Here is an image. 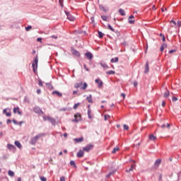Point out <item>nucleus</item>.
<instances>
[{
  "label": "nucleus",
  "instance_id": "obj_1",
  "mask_svg": "<svg viewBox=\"0 0 181 181\" xmlns=\"http://www.w3.org/2000/svg\"><path fill=\"white\" fill-rule=\"evenodd\" d=\"M45 134H40L35 136H34L33 139H31L30 140V144L31 145H35L36 142H37V139H39V138H42V136H44Z\"/></svg>",
  "mask_w": 181,
  "mask_h": 181
},
{
  "label": "nucleus",
  "instance_id": "obj_2",
  "mask_svg": "<svg viewBox=\"0 0 181 181\" xmlns=\"http://www.w3.org/2000/svg\"><path fill=\"white\" fill-rule=\"evenodd\" d=\"M37 63H39V59H37V56L34 59L33 62L32 64V67L34 73H36L37 70Z\"/></svg>",
  "mask_w": 181,
  "mask_h": 181
},
{
  "label": "nucleus",
  "instance_id": "obj_3",
  "mask_svg": "<svg viewBox=\"0 0 181 181\" xmlns=\"http://www.w3.org/2000/svg\"><path fill=\"white\" fill-rule=\"evenodd\" d=\"M43 119L44 121H49L51 124H54L56 122V120L50 116H43Z\"/></svg>",
  "mask_w": 181,
  "mask_h": 181
},
{
  "label": "nucleus",
  "instance_id": "obj_4",
  "mask_svg": "<svg viewBox=\"0 0 181 181\" xmlns=\"http://www.w3.org/2000/svg\"><path fill=\"white\" fill-rule=\"evenodd\" d=\"M65 13L67 16V19H69V21H70L71 22H74V21H76V18L73 16H71V14H70V13H69V11H65Z\"/></svg>",
  "mask_w": 181,
  "mask_h": 181
},
{
  "label": "nucleus",
  "instance_id": "obj_5",
  "mask_svg": "<svg viewBox=\"0 0 181 181\" xmlns=\"http://www.w3.org/2000/svg\"><path fill=\"white\" fill-rule=\"evenodd\" d=\"M74 119L73 120L74 122H78V121H81V115L80 113H76L74 115Z\"/></svg>",
  "mask_w": 181,
  "mask_h": 181
},
{
  "label": "nucleus",
  "instance_id": "obj_6",
  "mask_svg": "<svg viewBox=\"0 0 181 181\" xmlns=\"http://www.w3.org/2000/svg\"><path fill=\"white\" fill-rule=\"evenodd\" d=\"M93 148H94V145L88 144V146L83 148V151H85V152H90V151L93 149Z\"/></svg>",
  "mask_w": 181,
  "mask_h": 181
},
{
  "label": "nucleus",
  "instance_id": "obj_7",
  "mask_svg": "<svg viewBox=\"0 0 181 181\" xmlns=\"http://www.w3.org/2000/svg\"><path fill=\"white\" fill-rule=\"evenodd\" d=\"M95 83H96V84H98V88H101V87H103V81H101L100 78L95 79Z\"/></svg>",
  "mask_w": 181,
  "mask_h": 181
},
{
  "label": "nucleus",
  "instance_id": "obj_8",
  "mask_svg": "<svg viewBox=\"0 0 181 181\" xmlns=\"http://www.w3.org/2000/svg\"><path fill=\"white\" fill-rule=\"evenodd\" d=\"M3 112L4 114H6V117H11V110L9 109H4Z\"/></svg>",
  "mask_w": 181,
  "mask_h": 181
},
{
  "label": "nucleus",
  "instance_id": "obj_9",
  "mask_svg": "<svg viewBox=\"0 0 181 181\" xmlns=\"http://www.w3.org/2000/svg\"><path fill=\"white\" fill-rule=\"evenodd\" d=\"M71 53H72V54H74V56H76V57H80V52H78V51H77L74 49H72Z\"/></svg>",
  "mask_w": 181,
  "mask_h": 181
},
{
  "label": "nucleus",
  "instance_id": "obj_10",
  "mask_svg": "<svg viewBox=\"0 0 181 181\" xmlns=\"http://www.w3.org/2000/svg\"><path fill=\"white\" fill-rule=\"evenodd\" d=\"M76 156L78 158H83V156H84V151L83 150H80L77 154H76Z\"/></svg>",
  "mask_w": 181,
  "mask_h": 181
},
{
  "label": "nucleus",
  "instance_id": "obj_11",
  "mask_svg": "<svg viewBox=\"0 0 181 181\" xmlns=\"http://www.w3.org/2000/svg\"><path fill=\"white\" fill-rule=\"evenodd\" d=\"M85 56L88 59V60H91L93 59V54L91 52L85 53Z\"/></svg>",
  "mask_w": 181,
  "mask_h": 181
},
{
  "label": "nucleus",
  "instance_id": "obj_12",
  "mask_svg": "<svg viewBox=\"0 0 181 181\" xmlns=\"http://www.w3.org/2000/svg\"><path fill=\"white\" fill-rule=\"evenodd\" d=\"M161 162H162V160H160V159H158V160H156L155 164H154V166H155L156 169L159 167Z\"/></svg>",
  "mask_w": 181,
  "mask_h": 181
},
{
  "label": "nucleus",
  "instance_id": "obj_13",
  "mask_svg": "<svg viewBox=\"0 0 181 181\" xmlns=\"http://www.w3.org/2000/svg\"><path fill=\"white\" fill-rule=\"evenodd\" d=\"M160 128H162V129H165V128H168V129H170V124L169 123L163 124L160 126Z\"/></svg>",
  "mask_w": 181,
  "mask_h": 181
},
{
  "label": "nucleus",
  "instance_id": "obj_14",
  "mask_svg": "<svg viewBox=\"0 0 181 181\" xmlns=\"http://www.w3.org/2000/svg\"><path fill=\"white\" fill-rule=\"evenodd\" d=\"M100 66H102V67H103V69H105V70H107V69H110V66H108V65H107V64H105V62H100Z\"/></svg>",
  "mask_w": 181,
  "mask_h": 181
},
{
  "label": "nucleus",
  "instance_id": "obj_15",
  "mask_svg": "<svg viewBox=\"0 0 181 181\" xmlns=\"http://www.w3.org/2000/svg\"><path fill=\"white\" fill-rule=\"evenodd\" d=\"M19 110H20L19 107H14L13 108V113L16 114V112H18V114L19 115H22V112H21Z\"/></svg>",
  "mask_w": 181,
  "mask_h": 181
},
{
  "label": "nucleus",
  "instance_id": "obj_16",
  "mask_svg": "<svg viewBox=\"0 0 181 181\" xmlns=\"http://www.w3.org/2000/svg\"><path fill=\"white\" fill-rule=\"evenodd\" d=\"M14 144L16 146H17V148H18L19 149H22V145L21 144V142H19V141H16Z\"/></svg>",
  "mask_w": 181,
  "mask_h": 181
},
{
  "label": "nucleus",
  "instance_id": "obj_17",
  "mask_svg": "<svg viewBox=\"0 0 181 181\" xmlns=\"http://www.w3.org/2000/svg\"><path fill=\"white\" fill-rule=\"evenodd\" d=\"M166 47H168V45L165 43L163 44L160 49V52H163Z\"/></svg>",
  "mask_w": 181,
  "mask_h": 181
},
{
  "label": "nucleus",
  "instance_id": "obj_18",
  "mask_svg": "<svg viewBox=\"0 0 181 181\" xmlns=\"http://www.w3.org/2000/svg\"><path fill=\"white\" fill-rule=\"evenodd\" d=\"M87 101L88 103L93 104V96L91 95L87 97Z\"/></svg>",
  "mask_w": 181,
  "mask_h": 181
},
{
  "label": "nucleus",
  "instance_id": "obj_19",
  "mask_svg": "<svg viewBox=\"0 0 181 181\" xmlns=\"http://www.w3.org/2000/svg\"><path fill=\"white\" fill-rule=\"evenodd\" d=\"M134 19V16H130L129 17V23H135V20H132Z\"/></svg>",
  "mask_w": 181,
  "mask_h": 181
},
{
  "label": "nucleus",
  "instance_id": "obj_20",
  "mask_svg": "<svg viewBox=\"0 0 181 181\" xmlns=\"http://www.w3.org/2000/svg\"><path fill=\"white\" fill-rule=\"evenodd\" d=\"M54 94L58 95V97H62V94L60 92L57 91V90H55V91L52 92V95H54Z\"/></svg>",
  "mask_w": 181,
  "mask_h": 181
},
{
  "label": "nucleus",
  "instance_id": "obj_21",
  "mask_svg": "<svg viewBox=\"0 0 181 181\" xmlns=\"http://www.w3.org/2000/svg\"><path fill=\"white\" fill-rule=\"evenodd\" d=\"M148 71H149V63L146 62L144 73H148Z\"/></svg>",
  "mask_w": 181,
  "mask_h": 181
},
{
  "label": "nucleus",
  "instance_id": "obj_22",
  "mask_svg": "<svg viewBox=\"0 0 181 181\" xmlns=\"http://www.w3.org/2000/svg\"><path fill=\"white\" fill-rule=\"evenodd\" d=\"M118 60H119L118 57H115V58H112L110 59V62L112 63H118Z\"/></svg>",
  "mask_w": 181,
  "mask_h": 181
},
{
  "label": "nucleus",
  "instance_id": "obj_23",
  "mask_svg": "<svg viewBox=\"0 0 181 181\" xmlns=\"http://www.w3.org/2000/svg\"><path fill=\"white\" fill-rule=\"evenodd\" d=\"M135 165H131V168L129 169V170H127L126 172L127 173H129V172H132V170H134V168H135Z\"/></svg>",
  "mask_w": 181,
  "mask_h": 181
},
{
  "label": "nucleus",
  "instance_id": "obj_24",
  "mask_svg": "<svg viewBox=\"0 0 181 181\" xmlns=\"http://www.w3.org/2000/svg\"><path fill=\"white\" fill-rule=\"evenodd\" d=\"M149 139L151 141H156V136H155L153 134H150Z\"/></svg>",
  "mask_w": 181,
  "mask_h": 181
},
{
  "label": "nucleus",
  "instance_id": "obj_25",
  "mask_svg": "<svg viewBox=\"0 0 181 181\" xmlns=\"http://www.w3.org/2000/svg\"><path fill=\"white\" fill-rule=\"evenodd\" d=\"M75 142H83L84 141V139L83 137H80L78 139H74Z\"/></svg>",
  "mask_w": 181,
  "mask_h": 181
},
{
  "label": "nucleus",
  "instance_id": "obj_26",
  "mask_svg": "<svg viewBox=\"0 0 181 181\" xmlns=\"http://www.w3.org/2000/svg\"><path fill=\"white\" fill-rule=\"evenodd\" d=\"M83 86V82H81V83H77L75 84V88H80V87Z\"/></svg>",
  "mask_w": 181,
  "mask_h": 181
},
{
  "label": "nucleus",
  "instance_id": "obj_27",
  "mask_svg": "<svg viewBox=\"0 0 181 181\" xmlns=\"http://www.w3.org/2000/svg\"><path fill=\"white\" fill-rule=\"evenodd\" d=\"M99 8H100V11H103V12H107V8L106 7H105L102 5H100Z\"/></svg>",
  "mask_w": 181,
  "mask_h": 181
},
{
  "label": "nucleus",
  "instance_id": "obj_28",
  "mask_svg": "<svg viewBox=\"0 0 181 181\" xmlns=\"http://www.w3.org/2000/svg\"><path fill=\"white\" fill-rule=\"evenodd\" d=\"M119 13H120V15H122V16H125V11H124L122 8H120L119 10Z\"/></svg>",
  "mask_w": 181,
  "mask_h": 181
},
{
  "label": "nucleus",
  "instance_id": "obj_29",
  "mask_svg": "<svg viewBox=\"0 0 181 181\" xmlns=\"http://www.w3.org/2000/svg\"><path fill=\"white\" fill-rule=\"evenodd\" d=\"M8 176H11L12 177L15 176V173H13V171H12V170H8Z\"/></svg>",
  "mask_w": 181,
  "mask_h": 181
},
{
  "label": "nucleus",
  "instance_id": "obj_30",
  "mask_svg": "<svg viewBox=\"0 0 181 181\" xmlns=\"http://www.w3.org/2000/svg\"><path fill=\"white\" fill-rule=\"evenodd\" d=\"M169 95H170V92H169V90H167V91L164 93V97H165V98H168V97H169Z\"/></svg>",
  "mask_w": 181,
  "mask_h": 181
},
{
  "label": "nucleus",
  "instance_id": "obj_31",
  "mask_svg": "<svg viewBox=\"0 0 181 181\" xmlns=\"http://www.w3.org/2000/svg\"><path fill=\"white\" fill-rule=\"evenodd\" d=\"M7 148L8 149H15V146L12 145V144H8L7 145Z\"/></svg>",
  "mask_w": 181,
  "mask_h": 181
},
{
  "label": "nucleus",
  "instance_id": "obj_32",
  "mask_svg": "<svg viewBox=\"0 0 181 181\" xmlns=\"http://www.w3.org/2000/svg\"><path fill=\"white\" fill-rule=\"evenodd\" d=\"M117 151H119V147L118 146L113 148L112 153H115V152H117Z\"/></svg>",
  "mask_w": 181,
  "mask_h": 181
},
{
  "label": "nucleus",
  "instance_id": "obj_33",
  "mask_svg": "<svg viewBox=\"0 0 181 181\" xmlns=\"http://www.w3.org/2000/svg\"><path fill=\"white\" fill-rule=\"evenodd\" d=\"M98 37H100V39H103L104 34L100 31H98Z\"/></svg>",
  "mask_w": 181,
  "mask_h": 181
},
{
  "label": "nucleus",
  "instance_id": "obj_34",
  "mask_svg": "<svg viewBox=\"0 0 181 181\" xmlns=\"http://www.w3.org/2000/svg\"><path fill=\"white\" fill-rule=\"evenodd\" d=\"M88 87L87 83H84L83 85L81 86L82 90H86Z\"/></svg>",
  "mask_w": 181,
  "mask_h": 181
},
{
  "label": "nucleus",
  "instance_id": "obj_35",
  "mask_svg": "<svg viewBox=\"0 0 181 181\" xmlns=\"http://www.w3.org/2000/svg\"><path fill=\"white\" fill-rule=\"evenodd\" d=\"M47 87L49 88V90H53V86L50 83H46Z\"/></svg>",
  "mask_w": 181,
  "mask_h": 181
},
{
  "label": "nucleus",
  "instance_id": "obj_36",
  "mask_svg": "<svg viewBox=\"0 0 181 181\" xmlns=\"http://www.w3.org/2000/svg\"><path fill=\"white\" fill-rule=\"evenodd\" d=\"M107 28L110 30H111L112 32H115V30L114 28H112V27L111 26V25L108 24L107 25Z\"/></svg>",
  "mask_w": 181,
  "mask_h": 181
},
{
  "label": "nucleus",
  "instance_id": "obj_37",
  "mask_svg": "<svg viewBox=\"0 0 181 181\" xmlns=\"http://www.w3.org/2000/svg\"><path fill=\"white\" fill-rule=\"evenodd\" d=\"M106 74H108V75L115 74V71H108L106 72Z\"/></svg>",
  "mask_w": 181,
  "mask_h": 181
},
{
  "label": "nucleus",
  "instance_id": "obj_38",
  "mask_svg": "<svg viewBox=\"0 0 181 181\" xmlns=\"http://www.w3.org/2000/svg\"><path fill=\"white\" fill-rule=\"evenodd\" d=\"M110 118H111V116L108 115H105L104 116V119L105 121H107V119H110Z\"/></svg>",
  "mask_w": 181,
  "mask_h": 181
},
{
  "label": "nucleus",
  "instance_id": "obj_39",
  "mask_svg": "<svg viewBox=\"0 0 181 181\" xmlns=\"http://www.w3.org/2000/svg\"><path fill=\"white\" fill-rule=\"evenodd\" d=\"M123 127L125 131H128V129H129V127H128L127 124H124Z\"/></svg>",
  "mask_w": 181,
  "mask_h": 181
},
{
  "label": "nucleus",
  "instance_id": "obj_40",
  "mask_svg": "<svg viewBox=\"0 0 181 181\" xmlns=\"http://www.w3.org/2000/svg\"><path fill=\"white\" fill-rule=\"evenodd\" d=\"M80 105V103H76L74 105V110H77L78 108V106Z\"/></svg>",
  "mask_w": 181,
  "mask_h": 181
},
{
  "label": "nucleus",
  "instance_id": "obj_41",
  "mask_svg": "<svg viewBox=\"0 0 181 181\" xmlns=\"http://www.w3.org/2000/svg\"><path fill=\"white\" fill-rule=\"evenodd\" d=\"M70 165H71V166H76V162H74V160H71V161H70Z\"/></svg>",
  "mask_w": 181,
  "mask_h": 181
},
{
  "label": "nucleus",
  "instance_id": "obj_42",
  "mask_svg": "<svg viewBox=\"0 0 181 181\" xmlns=\"http://www.w3.org/2000/svg\"><path fill=\"white\" fill-rule=\"evenodd\" d=\"M88 118L91 119L92 117H91V111H90V110H88Z\"/></svg>",
  "mask_w": 181,
  "mask_h": 181
},
{
  "label": "nucleus",
  "instance_id": "obj_43",
  "mask_svg": "<svg viewBox=\"0 0 181 181\" xmlns=\"http://www.w3.org/2000/svg\"><path fill=\"white\" fill-rule=\"evenodd\" d=\"M172 100L173 101V103H176V101H177V98L173 96V97L172 98Z\"/></svg>",
  "mask_w": 181,
  "mask_h": 181
},
{
  "label": "nucleus",
  "instance_id": "obj_44",
  "mask_svg": "<svg viewBox=\"0 0 181 181\" xmlns=\"http://www.w3.org/2000/svg\"><path fill=\"white\" fill-rule=\"evenodd\" d=\"M114 173H115V171L110 172V173L107 175V177H110V176H111L112 175H114Z\"/></svg>",
  "mask_w": 181,
  "mask_h": 181
},
{
  "label": "nucleus",
  "instance_id": "obj_45",
  "mask_svg": "<svg viewBox=\"0 0 181 181\" xmlns=\"http://www.w3.org/2000/svg\"><path fill=\"white\" fill-rule=\"evenodd\" d=\"M38 85L40 86V87H43V82H42V81H38Z\"/></svg>",
  "mask_w": 181,
  "mask_h": 181
},
{
  "label": "nucleus",
  "instance_id": "obj_46",
  "mask_svg": "<svg viewBox=\"0 0 181 181\" xmlns=\"http://www.w3.org/2000/svg\"><path fill=\"white\" fill-rule=\"evenodd\" d=\"M83 67L86 70V71H90V69L87 67V65H86V64H83Z\"/></svg>",
  "mask_w": 181,
  "mask_h": 181
},
{
  "label": "nucleus",
  "instance_id": "obj_47",
  "mask_svg": "<svg viewBox=\"0 0 181 181\" xmlns=\"http://www.w3.org/2000/svg\"><path fill=\"white\" fill-rule=\"evenodd\" d=\"M30 29H32V27L30 25H28L25 28V30H27V32H28V30H30Z\"/></svg>",
  "mask_w": 181,
  "mask_h": 181
},
{
  "label": "nucleus",
  "instance_id": "obj_48",
  "mask_svg": "<svg viewBox=\"0 0 181 181\" xmlns=\"http://www.w3.org/2000/svg\"><path fill=\"white\" fill-rule=\"evenodd\" d=\"M177 26L178 28H180V26H181V21H178L177 22Z\"/></svg>",
  "mask_w": 181,
  "mask_h": 181
},
{
  "label": "nucleus",
  "instance_id": "obj_49",
  "mask_svg": "<svg viewBox=\"0 0 181 181\" xmlns=\"http://www.w3.org/2000/svg\"><path fill=\"white\" fill-rule=\"evenodd\" d=\"M40 179L42 181H47V179H46V177H40Z\"/></svg>",
  "mask_w": 181,
  "mask_h": 181
},
{
  "label": "nucleus",
  "instance_id": "obj_50",
  "mask_svg": "<svg viewBox=\"0 0 181 181\" xmlns=\"http://www.w3.org/2000/svg\"><path fill=\"white\" fill-rule=\"evenodd\" d=\"M172 53H176V50H175V49H171V50H170V51H169V54H172Z\"/></svg>",
  "mask_w": 181,
  "mask_h": 181
},
{
  "label": "nucleus",
  "instance_id": "obj_51",
  "mask_svg": "<svg viewBox=\"0 0 181 181\" xmlns=\"http://www.w3.org/2000/svg\"><path fill=\"white\" fill-rule=\"evenodd\" d=\"M102 19L103 21H107V19H108V17L105 16H102Z\"/></svg>",
  "mask_w": 181,
  "mask_h": 181
},
{
  "label": "nucleus",
  "instance_id": "obj_52",
  "mask_svg": "<svg viewBox=\"0 0 181 181\" xmlns=\"http://www.w3.org/2000/svg\"><path fill=\"white\" fill-rule=\"evenodd\" d=\"M60 181H66V178L64 177V176L60 177Z\"/></svg>",
  "mask_w": 181,
  "mask_h": 181
},
{
  "label": "nucleus",
  "instance_id": "obj_53",
  "mask_svg": "<svg viewBox=\"0 0 181 181\" xmlns=\"http://www.w3.org/2000/svg\"><path fill=\"white\" fill-rule=\"evenodd\" d=\"M170 24L173 23V25H176V21H173V20H171V21H170Z\"/></svg>",
  "mask_w": 181,
  "mask_h": 181
},
{
  "label": "nucleus",
  "instance_id": "obj_54",
  "mask_svg": "<svg viewBox=\"0 0 181 181\" xmlns=\"http://www.w3.org/2000/svg\"><path fill=\"white\" fill-rule=\"evenodd\" d=\"M134 87H138V82L137 81H134Z\"/></svg>",
  "mask_w": 181,
  "mask_h": 181
},
{
  "label": "nucleus",
  "instance_id": "obj_55",
  "mask_svg": "<svg viewBox=\"0 0 181 181\" xmlns=\"http://www.w3.org/2000/svg\"><path fill=\"white\" fill-rule=\"evenodd\" d=\"M165 105H166V102H165V100H163L162 107H165Z\"/></svg>",
  "mask_w": 181,
  "mask_h": 181
},
{
  "label": "nucleus",
  "instance_id": "obj_56",
  "mask_svg": "<svg viewBox=\"0 0 181 181\" xmlns=\"http://www.w3.org/2000/svg\"><path fill=\"white\" fill-rule=\"evenodd\" d=\"M59 2L61 6H63V0H59Z\"/></svg>",
  "mask_w": 181,
  "mask_h": 181
},
{
  "label": "nucleus",
  "instance_id": "obj_57",
  "mask_svg": "<svg viewBox=\"0 0 181 181\" xmlns=\"http://www.w3.org/2000/svg\"><path fill=\"white\" fill-rule=\"evenodd\" d=\"M52 39H57V35L51 36Z\"/></svg>",
  "mask_w": 181,
  "mask_h": 181
},
{
  "label": "nucleus",
  "instance_id": "obj_58",
  "mask_svg": "<svg viewBox=\"0 0 181 181\" xmlns=\"http://www.w3.org/2000/svg\"><path fill=\"white\" fill-rule=\"evenodd\" d=\"M11 122H12V121L11 120V119H7V121H6V123L7 124H11Z\"/></svg>",
  "mask_w": 181,
  "mask_h": 181
},
{
  "label": "nucleus",
  "instance_id": "obj_59",
  "mask_svg": "<svg viewBox=\"0 0 181 181\" xmlns=\"http://www.w3.org/2000/svg\"><path fill=\"white\" fill-rule=\"evenodd\" d=\"M163 42H165L166 40V38L165 37V35H163L162 37Z\"/></svg>",
  "mask_w": 181,
  "mask_h": 181
},
{
  "label": "nucleus",
  "instance_id": "obj_60",
  "mask_svg": "<svg viewBox=\"0 0 181 181\" xmlns=\"http://www.w3.org/2000/svg\"><path fill=\"white\" fill-rule=\"evenodd\" d=\"M40 93H41L40 89H37V94H40Z\"/></svg>",
  "mask_w": 181,
  "mask_h": 181
},
{
  "label": "nucleus",
  "instance_id": "obj_61",
  "mask_svg": "<svg viewBox=\"0 0 181 181\" xmlns=\"http://www.w3.org/2000/svg\"><path fill=\"white\" fill-rule=\"evenodd\" d=\"M37 42H42V38L38 37V38L37 39Z\"/></svg>",
  "mask_w": 181,
  "mask_h": 181
},
{
  "label": "nucleus",
  "instance_id": "obj_62",
  "mask_svg": "<svg viewBox=\"0 0 181 181\" xmlns=\"http://www.w3.org/2000/svg\"><path fill=\"white\" fill-rule=\"evenodd\" d=\"M161 11H163V12H165V11H168V8H161Z\"/></svg>",
  "mask_w": 181,
  "mask_h": 181
},
{
  "label": "nucleus",
  "instance_id": "obj_63",
  "mask_svg": "<svg viewBox=\"0 0 181 181\" xmlns=\"http://www.w3.org/2000/svg\"><path fill=\"white\" fill-rule=\"evenodd\" d=\"M121 96L123 97V98H125V93H122Z\"/></svg>",
  "mask_w": 181,
  "mask_h": 181
},
{
  "label": "nucleus",
  "instance_id": "obj_64",
  "mask_svg": "<svg viewBox=\"0 0 181 181\" xmlns=\"http://www.w3.org/2000/svg\"><path fill=\"white\" fill-rule=\"evenodd\" d=\"M17 181H22V179L21 177H18Z\"/></svg>",
  "mask_w": 181,
  "mask_h": 181
}]
</instances>
